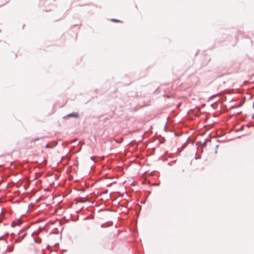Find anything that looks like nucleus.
<instances>
[{
    "label": "nucleus",
    "instance_id": "1",
    "mask_svg": "<svg viewBox=\"0 0 254 254\" xmlns=\"http://www.w3.org/2000/svg\"><path fill=\"white\" fill-rule=\"evenodd\" d=\"M78 116H79V114H78V113H77L69 114L68 115H67V117L68 118H70V117L78 118Z\"/></svg>",
    "mask_w": 254,
    "mask_h": 254
},
{
    "label": "nucleus",
    "instance_id": "2",
    "mask_svg": "<svg viewBox=\"0 0 254 254\" xmlns=\"http://www.w3.org/2000/svg\"><path fill=\"white\" fill-rule=\"evenodd\" d=\"M111 21L115 22H121V21L116 19H112Z\"/></svg>",
    "mask_w": 254,
    "mask_h": 254
}]
</instances>
